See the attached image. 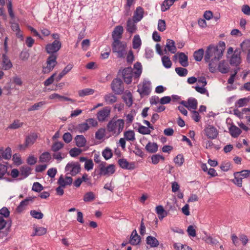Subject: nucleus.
<instances>
[{
    "mask_svg": "<svg viewBox=\"0 0 250 250\" xmlns=\"http://www.w3.org/2000/svg\"><path fill=\"white\" fill-rule=\"evenodd\" d=\"M30 215L34 218L38 219H41L43 218V214L41 212L33 210H31Z\"/></svg>",
    "mask_w": 250,
    "mask_h": 250,
    "instance_id": "13d9d810",
    "label": "nucleus"
},
{
    "mask_svg": "<svg viewBox=\"0 0 250 250\" xmlns=\"http://www.w3.org/2000/svg\"><path fill=\"white\" fill-rule=\"evenodd\" d=\"M165 159L164 156L160 154L153 155L151 157L152 162L153 164H157L160 161V160H164Z\"/></svg>",
    "mask_w": 250,
    "mask_h": 250,
    "instance_id": "864d4df0",
    "label": "nucleus"
},
{
    "mask_svg": "<svg viewBox=\"0 0 250 250\" xmlns=\"http://www.w3.org/2000/svg\"><path fill=\"white\" fill-rule=\"evenodd\" d=\"M94 166V164L91 159H88L86 160L84 164V168L87 170L89 171L93 169Z\"/></svg>",
    "mask_w": 250,
    "mask_h": 250,
    "instance_id": "bf43d9fd",
    "label": "nucleus"
},
{
    "mask_svg": "<svg viewBox=\"0 0 250 250\" xmlns=\"http://www.w3.org/2000/svg\"><path fill=\"white\" fill-rule=\"evenodd\" d=\"M124 127L125 121L114 117L107 124L106 130L112 135L118 136L123 131Z\"/></svg>",
    "mask_w": 250,
    "mask_h": 250,
    "instance_id": "20e7f679",
    "label": "nucleus"
},
{
    "mask_svg": "<svg viewBox=\"0 0 250 250\" xmlns=\"http://www.w3.org/2000/svg\"><path fill=\"white\" fill-rule=\"evenodd\" d=\"M135 115V112L134 110H131L129 113L125 115L126 122L127 124H131L133 120Z\"/></svg>",
    "mask_w": 250,
    "mask_h": 250,
    "instance_id": "4d7b16f0",
    "label": "nucleus"
},
{
    "mask_svg": "<svg viewBox=\"0 0 250 250\" xmlns=\"http://www.w3.org/2000/svg\"><path fill=\"white\" fill-rule=\"evenodd\" d=\"M178 59L179 62L182 66L187 67L188 65V57L185 53H179Z\"/></svg>",
    "mask_w": 250,
    "mask_h": 250,
    "instance_id": "6ab92c4d",
    "label": "nucleus"
},
{
    "mask_svg": "<svg viewBox=\"0 0 250 250\" xmlns=\"http://www.w3.org/2000/svg\"><path fill=\"white\" fill-rule=\"evenodd\" d=\"M142 42L138 35H135L133 39V48L134 49L138 48L141 45Z\"/></svg>",
    "mask_w": 250,
    "mask_h": 250,
    "instance_id": "79ce46f5",
    "label": "nucleus"
},
{
    "mask_svg": "<svg viewBox=\"0 0 250 250\" xmlns=\"http://www.w3.org/2000/svg\"><path fill=\"white\" fill-rule=\"evenodd\" d=\"M146 149L150 153H155L158 150V146L155 143L148 142L146 146Z\"/></svg>",
    "mask_w": 250,
    "mask_h": 250,
    "instance_id": "bb28decb",
    "label": "nucleus"
},
{
    "mask_svg": "<svg viewBox=\"0 0 250 250\" xmlns=\"http://www.w3.org/2000/svg\"><path fill=\"white\" fill-rule=\"evenodd\" d=\"M197 108V101L195 98H189L188 104V109L195 110Z\"/></svg>",
    "mask_w": 250,
    "mask_h": 250,
    "instance_id": "58836bf2",
    "label": "nucleus"
},
{
    "mask_svg": "<svg viewBox=\"0 0 250 250\" xmlns=\"http://www.w3.org/2000/svg\"><path fill=\"white\" fill-rule=\"evenodd\" d=\"M175 71L180 77H185L188 74V70L183 67H176Z\"/></svg>",
    "mask_w": 250,
    "mask_h": 250,
    "instance_id": "603ef678",
    "label": "nucleus"
},
{
    "mask_svg": "<svg viewBox=\"0 0 250 250\" xmlns=\"http://www.w3.org/2000/svg\"><path fill=\"white\" fill-rule=\"evenodd\" d=\"M94 93V90L91 88H85L78 92L80 97H84L87 95H92Z\"/></svg>",
    "mask_w": 250,
    "mask_h": 250,
    "instance_id": "4c0bfd02",
    "label": "nucleus"
},
{
    "mask_svg": "<svg viewBox=\"0 0 250 250\" xmlns=\"http://www.w3.org/2000/svg\"><path fill=\"white\" fill-rule=\"evenodd\" d=\"M241 62V51L236 49L230 58L229 62L231 65L238 66Z\"/></svg>",
    "mask_w": 250,
    "mask_h": 250,
    "instance_id": "9b49d317",
    "label": "nucleus"
},
{
    "mask_svg": "<svg viewBox=\"0 0 250 250\" xmlns=\"http://www.w3.org/2000/svg\"><path fill=\"white\" fill-rule=\"evenodd\" d=\"M113 42L112 43V50L113 53L117 54L118 58H124L126 54V43L125 42L120 41L122 38L123 32H112Z\"/></svg>",
    "mask_w": 250,
    "mask_h": 250,
    "instance_id": "7ed1b4c3",
    "label": "nucleus"
},
{
    "mask_svg": "<svg viewBox=\"0 0 250 250\" xmlns=\"http://www.w3.org/2000/svg\"><path fill=\"white\" fill-rule=\"evenodd\" d=\"M206 136L210 139H215L218 135V131L212 125H208L204 130Z\"/></svg>",
    "mask_w": 250,
    "mask_h": 250,
    "instance_id": "1a4fd4ad",
    "label": "nucleus"
},
{
    "mask_svg": "<svg viewBox=\"0 0 250 250\" xmlns=\"http://www.w3.org/2000/svg\"><path fill=\"white\" fill-rule=\"evenodd\" d=\"M230 166L231 164L229 162H224L221 164L220 168L224 171H227L229 169Z\"/></svg>",
    "mask_w": 250,
    "mask_h": 250,
    "instance_id": "0e129e2a",
    "label": "nucleus"
},
{
    "mask_svg": "<svg viewBox=\"0 0 250 250\" xmlns=\"http://www.w3.org/2000/svg\"><path fill=\"white\" fill-rule=\"evenodd\" d=\"M112 91L117 95L121 94L124 90V84L122 81L118 78L114 79L111 84Z\"/></svg>",
    "mask_w": 250,
    "mask_h": 250,
    "instance_id": "0eeeda50",
    "label": "nucleus"
},
{
    "mask_svg": "<svg viewBox=\"0 0 250 250\" xmlns=\"http://www.w3.org/2000/svg\"><path fill=\"white\" fill-rule=\"evenodd\" d=\"M174 163L178 166H181L184 162V158L182 154H178L174 159Z\"/></svg>",
    "mask_w": 250,
    "mask_h": 250,
    "instance_id": "6e6d98bb",
    "label": "nucleus"
},
{
    "mask_svg": "<svg viewBox=\"0 0 250 250\" xmlns=\"http://www.w3.org/2000/svg\"><path fill=\"white\" fill-rule=\"evenodd\" d=\"M34 232L31 235L32 236H41L46 233V229L43 227H34Z\"/></svg>",
    "mask_w": 250,
    "mask_h": 250,
    "instance_id": "7c9ffc66",
    "label": "nucleus"
},
{
    "mask_svg": "<svg viewBox=\"0 0 250 250\" xmlns=\"http://www.w3.org/2000/svg\"><path fill=\"white\" fill-rule=\"evenodd\" d=\"M144 11L143 8L141 6H138L136 8L134 12L132 19L135 21H140L143 18Z\"/></svg>",
    "mask_w": 250,
    "mask_h": 250,
    "instance_id": "4468645a",
    "label": "nucleus"
},
{
    "mask_svg": "<svg viewBox=\"0 0 250 250\" xmlns=\"http://www.w3.org/2000/svg\"><path fill=\"white\" fill-rule=\"evenodd\" d=\"M146 244L152 248L157 247L159 245L158 240L154 237L148 236L146 239Z\"/></svg>",
    "mask_w": 250,
    "mask_h": 250,
    "instance_id": "b1692460",
    "label": "nucleus"
},
{
    "mask_svg": "<svg viewBox=\"0 0 250 250\" xmlns=\"http://www.w3.org/2000/svg\"><path fill=\"white\" fill-rule=\"evenodd\" d=\"M123 77L125 83L129 84L132 82V79L133 76L132 69L131 67L125 68L123 70Z\"/></svg>",
    "mask_w": 250,
    "mask_h": 250,
    "instance_id": "f8f14e48",
    "label": "nucleus"
},
{
    "mask_svg": "<svg viewBox=\"0 0 250 250\" xmlns=\"http://www.w3.org/2000/svg\"><path fill=\"white\" fill-rule=\"evenodd\" d=\"M141 240L139 235H138L136 230H134L131 235L130 243L133 245H136L138 244Z\"/></svg>",
    "mask_w": 250,
    "mask_h": 250,
    "instance_id": "aec40b11",
    "label": "nucleus"
},
{
    "mask_svg": "<svg viewBox=\"0 0 250 250\" xmlns=\"http://www.w3.org/2000/svg\"><path fill=\"white\" fill-rule=\"evenodd\" d=\"M49 99H59L60 100H64L66 101H70L71 99L69 98L61 96L58 94L57 93H54L51 95H50L49 97Z\"/></svg>",
    "mask_w": 250,
    "mask_h": 250,
    "instance_id": "8fccbe9b",
    "label": "nucleus"
},
{
    "mask_svg": "<svg viewBox=\"0 0 250 250\" xmlns=\"http://www.w3.org/2000/svg\"><path fill=\"white\" fill-rule=\"evenodd\" d=\"M111 52V49L109 46H106L105 48L104 51H102L101 53V57L103 59H107L109 57L110 53Z\"/></svg>",
    "mask_w": 250,
    "mask_h": 250,
    "instance_id": "e2e57ef3",
    "label": "nucleus"
},
{
    "mask_svg": "<svg viewBox=\"0 0 250 250\" xmlns=\"http://www.w3.org/2000/svg\"><path fill=\"white\" fill-rule=\"evenodd\" d=\"M138 92L140 95H148L151 92V83L149 81H144L138 87Z\"/></svg>",
    "mask_w": 250,
    "mask_h": 250,
    "instance_id": "9d476101",
    "label": "nucleus"
},
{
    "mask_svg": "<svg viewBox=\"0 0 250 250\" xmlns=\"http://www.w3.org/2000/svg\"><path fill=\"white\" fill-rule=\"evenodd\" d=\"M105 129L103 128L99 129L95 133V138L98 140L102 139L105 135Z\"/></svg>",
    "mask_w": 250,
    "mask_h": 250,
    "instance_id": "3c124183",
    "label": "nucleus"
},
{
    "mask_svg": "<svg viewBox=\"0 0 250 250\" xmlns=\"http://www.w3.org/2000/svg\"><path fill=\"white\" fill-rule=\"evenodd\" d=\"M95 195L93 192L90 191L86 193L83 196V200L84 201L91 202L95 199Z\"/></svg>",
    "mask_w": 250,
    "mask_h": 250,
    "instance_id": "49530a36",
    "label": "nucleus"
},
{
    "mask_svg": "<svg viewBox=\"0 0 250 250\" xmlns=\"http://www.w3.org/2000/svg\"><path fill=\"white\" fill-rule=\"evenodd\" d=\"M89 128V125H88L87 123L85 121V123H83L78 125L77 129L81 133L84 132L88 130Z\"/></svg>",
    "mask_w": 250,
    "mask_h": 250,
    "instance_id": "a18cd8bd",
    "label": "nucleus"
},
{
    "mask_svg": "<svg viewBox=\"0 0 250 250\" xmlns=\"http://www.w3.org/2000/svg\"><path fill=\"white\" fill-rule=\"evenodd\" d=\"M82 152V150L77 147H74L72 148L70 151L69 154L70 156L72 157H75L79 155Z\"/></svg>",
    "mask_w": 250,
    "mask_h": 250,
    "instance_id": "5fc2aeb1",
    "label": "nucleus"
},
{
    "mask_svg": "<svg viewBox=\"0 0 250 250\" xmlns=\"http://www.w3.org/2000/svg\"><path fill=\"white\" fill-rule=\"evenodd\" d=\"M204 54V50L201 48L196 51L193 54L194 58L196 61L200 62L203 59Z\"/></svg>",
    "mask_w": 250,
    "mask_h": 250,
    "instance_id": "c9c22d12",
    "label": "nucleus"
},
{
    "mask_svg": "<svg viewBox=\"0 0 250 250\" xmlns=\"http://www.w3.org/2000/svg\"><path fill=\"white\" fill-rule=\"evenodd\" d=\"M62 138L63 141L68 144L72 140V136L69 132H66L63 134Z\"/></svg>",
    "mask_w": 250,
    "mask_h": 250,
    "instance_id": "774afa93",
    "label": "nucleus"
},
{
    "mask_svg": "<svg viewBox=\"0 0 250 250\" xmlns=\"http://www.w3.org/2000/svg\"><path fill=\"white\" fill-rule=\"evenodd\" d=\"M138 21H135L133 19H128L126 23L127 31H135L137 30L136 23Z\"/></svg>",
    "mask_w": 250,
    "mask_h": 250,
    "instance_id": "f3484780",
    "label": "nucleus"
},
{
    "mask_svg": "<svg viewBox=\"0 0 250 250\" xmlns=\"http://www.w3.org/2000/svg\"><path fill=\"white\" fill-rule=\"evenodd\" d=\"M37 137V135L34 133L27 136L25 140V145H21L19 146L20 149L24 150L28 146L32 145L35 142Z\"/></svg>",
    "mask_w": 250,
    "mask_h": 250,
    "instance_id": "ddd939ff",
    "label": "nucleus"
},
{
    "mask_svg": "<svg viewBox=\"0 0 250 250\" xmlns=\"http://www.w3.org/2000/svg\"><path fill=\"white\" fill-rule=\"evenodd\" d=\"M118 163L119 166L123 168L127 169H131L133 168V167H131L125 159H120L118 160Z\"/></svg>",
    "mask_w": 250,
    "mask_h": 250,
    "instance_id": "c85d7f7f",
    "label": "nucleus"
},
{
    "mask_svg": "<svg viewBox=\"0 0 250 250\" xmlns=\"http://www.w3.org/2000/svg\"><path fill=\"white\" fill-rule=\"evenodd\" d=\"M43 189L42 186L38 182H35L32 187V190L36 192H40Z\"/></svg>",
    "mask_w": 250,
    "mask_h": 250,
    "instance_id": "680f3d73",
    "label": "nucleus"
},
{
    "mask_svg": "<svg viewBox=\"0 0 250 250\" xmlns=\"http://www.w3.org/2000/svg\"><path fill=\"white\" fill-rule=\"evenodd\" d=\"M31 168L27 166H23L21 168V174L24 177H27L31 173Z\"/></svg>",
    "mask_w": 250,
    "mask_h": 250,
    "instance_id": "a19ab883",
    "label": "nucleus"
},
{
    "mask_svg": "<svg viewBox=\"0 0 250 250\" xmlns=\"http://www.w3.org/2000/svg\"><path fill=\"white\" fill-rule=\"evenodd\" d=\"M138 131L144 135H148L151 133V130L147 127V126H145L142 125H140L138 129Z\"/></svg>",
    "mask_w": 250,
    "mask_h": 250,
    "instance_id": "c03bdc74",
    "label": "nucleus"
},
{
    "mask_svg": "<svg viewBox=\"0 0 250 250\" xmlns=\"http://www.w3.org/2000/svg\"><path fill=\"white\" fill-rule=\"evenodd\" d=\"M122 99L125 103L126 106L130 107L133 103V97L131 93L129 91H125L122 96Z\"/></svg>",
    "mask_w": 250,
    "mask_h": 250,
    "instance_id": "dca6fc26",
    "label": "nucleus"
},
{
    "mask_svg": "<svg viewBox=\"0 0 250 250\" xmlns=\"http://www.w3.org/2000/svg\"><path fill=\"white\" fill-rule=\"evenodd\" d=\"M28 200L25 199L23 201H22L20 205L17 207L16 208V210L18 212H22L25 208V207L28 205Z\"/></svg>",
    "mask_w": 250,
    "mask_h": 250,
    "instance_id": "de8ad7c7",
    "label": "nucleus"
},
{
    "mask_svg": "<svg viewBox=\"0 0 250 250\" xmlns=\"http://www.w3.org/2000/svg\"><path fill=\"white\" fill-rule=\"evenodd\" d=\"M102 155L105 160L109 159L113 155L112 150L109 148H106L103 151Z\"/></svg>",
    "mask_w": 250,
    "mask_h": 250,
    "instance_id": "09e8293b",
    "label": "nucleus"
},
{
    "mask_svg": "<svg viewBox=\"0 0 250 250\" xmlns=\"http://www.w3.org/2000/svg\"><path fill=\"white\" fill-rule=\"evenodd\" d=\"M51 159V156L48 152L42 153L40 156L39 161L41 163H47Z\"/></svg>",
    "mask_w": 250,
    "mask_h": 250,
    "instance_id": "2f4dec72",
    "label": "nucleus"
},
{
    "mask_svg": "<svg viewBox=\"0 0 250 250\" xmlns=\"http://www.w3.org/2000/svg\"><path fill=\"white\" fill-rule=\"evenodd\" d=\"M52 38L55 41L51 43L47 44L45 47V50L50 55L47 59L46 66L42 68V73L47 74L51 72L57 63V58L58 56L57 52L61 47V42L59 40L60 36L58 34L55 33L52 35Z\"/></svg>",
    "mask_w": 250,
    "mask_h": 250,
    "instance_id": "f257e3e1",
    "label": "nucleus"
},
{
    "mask_svg": "<svg viewBox=\"0 0 250 250\" xmlns=\"http://www.w3.org/2000/svg\"><path fill=\"white\" fill-rule=\"evenodd\" d=\"M158 29L159 31H164L166 30V22L164 20H159L158 23Z\"/></svg>",
    "mask_w": 250,
    "mask_h": 250,
    "instance_id": "69168bd1",
    "label": "nucleus"
},
{
    "mask_svg": "<svg viewBox=\"0 0 250 250\" xmlns=\"http://www.w3.org/2000/svg\"><path fill=\"white\" fill-rule=\"evenodd\" d=\"M156 212L158 215L159 218L162 220L164 217L167 215V212L164 209L162 206H158L156 207Z\"/></svg>",
    "mask_w": 250,
    "mask_h": 250,
    "instance_id": "cd10ccee",
    "label": "nucleus"
},
{
    "mask_svg": "<svg viewBox=\"0 0 250 250\" xmlns=\"http://www.w3.org/2000/svg\"><path fill=\"white\" fill-rule=\"evenodd\" d=\"M223 51L217 47L210 45L207 48L205 55V61L209 62V71L213 73L216 70L217 62L222 57Z\"/></svg>",
    "mask_w": 250,
    "mask_h": 250,
    "instance_id": "f03ea898",
    "label": "nucleus"
},
{
    "mask_svg": "<svg viewBox=\"0 0 250 250\" xmlns=\"http://www.w3.org/2000/svg\"><path fill=\"white\" fill-rule=\"evenodd\" d=\"M111 113V108L106 106L99 110L97 113V118L100 122L107 120Z\"/></svg>",
    "mask_w": 250,
    "mask_h": 250,
    "instance_id": "6e6552de",
    "label": "nucleus"
},
{
    "mask_svg": "<svg viewBox=\"0 0 250 250\" xmlns=\"http://www.w3.org/2000/svg\"><path fill=\"white\" fill-rule=\"evenodd\" d=\"M23 125V122H21L19 120H15L9 125L8 128L16 129L21 127Z\"/></svg>",
    "mask_w": 250,
    "mask_h": 250,
    "instance_id": "ea45409f",
    "label": "nucleus"
},
{
    "mask_svg": "<svg viewBox=\"0 0 250 250\" xmlns=\"http://www.w3.org/2000/svg\"><path fill=\"white\" fill-rule=\"evenodd\" d=\"M64 146L63 143L59 141H56L53 143L51 146V150L54 152H57L61 149Z\"/></svg>",
    "mask_w": 250,
    "mask_h": 250,
    "instance_id": "e433bc0d",
    "label": "nucleus"
},
{
    "mask_svg": "<svg viewBox=\"0 0 250 250\" xmlns=\"http://www.w3.org/2000/svg\"><path fill=\"white\" fill-rule=\"evenodd\" d=\"M73 179L71 177L66 175L64 178L63 176L61 175L58 179V183L59 185L65 187L66 186L71 185Z\"/></svg>",
    "mask_w": 250,
    "mask_h": 250,
    "instance_id": "2eb2a0df",
    "label": "nucleus"
},
{
    "mask_svg": "<svg viewBox=\"0 0 250 250\" xmlns=\"http://www.w3.org/2000/svg\"><path fill=\"white\" fill-rule=\"evenodd\" d=\"M81 170V166L78 162H71L68 163L65 167L66 175H70L72 176L76 175Z\"/></svg>",
    "mask_w": 250,
    "mask_h": 250,
    "instance_id": "39448f33",
    "label": "nucleus"
},
{
    "mask_svg": "<svg viewBox=\"0 0 250 250\" xmlns=\"http://www.w3.org/2000/svg\"><path fill=\"white\" fill-rule=\"evenodd\" d=\"M162 61L163 65L167 68H170L172 65V62L169 58L164 56L162 58Z\"/></svg>",
    "mask_w": 250,
    "mask_h": 250,
    "instance_id": "37998d69",
    "label": "nucleus"
},
{
    "mask_svg": "<svg viewBox=\"0 0 250 250\" xmlns=\"http://www.w3.org/2000/svg\"><path fill=\"white\" fill-rule=\"evenodd\" d=\"M46 104V102L45 101H41L37 103H35L34 104L32 105L28 109V111H32L37 110L42 108L43 105Z\"/></svg>",
    "mask_w": 250,
    "mask_h": 250,
    "instance_id": "72a5a7b5",
    "label": "nucleus"
},
{
    "mask_svg": "<svg viewBox=\"0 0 250 250\" xmlns=\"http://www.w3.org/2000/svg\"><path fill=\"white\" fill-rule=\"evenodd\" d=\"M7 170V166L4 164H0V179L3 178L4 175L6 173Z\"/></svg>",
    "mask_w": 250,
    "mask_h": 250,
    "instance_id": "052dcab7",
    "label": "nucleus"
},
{
    "mask_svg": "<svg viewBox=\"0 0 250 250\" xmlns=\"http://www.w3.org/2000/svg\"><path fill=\"white\" fill-rule=\"evenodd\" d=\"M124 138L129 142H134L135 140V134L133 130H129L124 132Z\"/></svg>",
    "mask_w": 250,
    "mask_h": 250,
    "instance_id": "4be33fe9",
    "label": "nucleus"
},
{
    "mask_svg": "<svg viewBox=\"0 0 250 250\" xmlns=\"http://www.w3.org/2000/svg\"><path fill=\"white\" fill-rule=\"evenodd\" d=\"M106 162H102L99 165L100 172L99 174L100 176H108L115 172V167L114 165L111 164L106 167Z\"/></svg>",
    "mask_w": 250,
    "mask_h": 250,
    "instance_id": "423d86ee",
    "label": "nucleus"
},
{
    "mask_svg": "<svg viewBox=\"0 0 250 250\" xmlns=\"http://www.w3.org/2000/svg\"><path fill=\"white\" fill-rule=\"evenodd\" d=\"M104 100L107 104H112L115 103L117 101V97L112 93H109L104 95Z\"/></svg>",
    "mask_w": 250,
    "mask_h": 250,
    "instance_id": "a211bd4d",
    "label": "nucleus"
},
{
    "mask_svg": "<svg viewBox=\"0 0 250 250\" xmlns=\"http://www.w3.org/2000/svg\"><path fill=\"white\" fill-rule=\"evenodd\" d=\"M217 68L222 73H227L229 72V66L226 62L223 61L219 62Z\"/></svg>",
    "mask_w": 250,
    "mask_h": 250,
    "instance_id": "393cba45",
    "label": "nucleus"
},
{
    "mask_svg": "<svg viewBox=\"0 0 250 250\" xmlns=\"http://www.w3.org/2000/svg\"><path fill=\"white\" fill-rule=\"evenodd\" d=\"M166 47L167 50L172 53H175L176 51V48L175 46L174 42L172 40H168L167 41Z\"/></svg>",
    "mask_w": 250,
    "mask_h": 250,
    "instance_id": "f704fd0d",
    "label": "nucleus"
},
{
    "mask_svg": "<svg viewBox=\"0 0 250 250\" xmlns=\"http://www.w3.org/2000/svg\"><path fill=\"white\" fill-rule=\"evenodd\" d=\"M229 130L231 135L234 138L237 137L241 133V129L235 125H231Z\"/></svg>",
    "mask_w": 250,
    "mask_h": 250,
    "instance_id": "c756f323",
    "label": "nucleus"
},
{
    "mask_svg": "<svg viewBox=\"0 0 250 250\" xmlns=\"http://www.w3.org/2000/svg\"><path fill=\"white\" fill-rule=\"evenodd\" d=\"M234 179L232 180L233 183L239 187L242 186L243 178L240 175L239 172H235L234 173Z\"/></svg>",
    "mask_w": 250,
    "mask_h": 250,
    "instance_id": "473e14b6",
    "label": "nucleus"
},
{
    "mask_svg": "<svg viewBox=\"0 0 250 250\" xmlns=\"http://www.w3.org/2000/svg\"><path fill=\"white\" fill-rule=\"evenodd\" d=\"M187 232L188 235L190 236L195 237L196 235V230L194 227L192 225H190L188 227Z\"/></svg>",
    "mask_w": 250,
    "mask_h": 250,
    "instance_id": "338daca9",
    "label": "nucleus"
},
{
    "mask_svg": "<svg viewBox=\"0 0 250 250\" xmlns=\"http://www.w3.org/2000/svg\"><path fill=\"white\" fill-rule=\"evenodd\" d=\"M76 145L79 147H83L85 146L86 140L83 135H77L75 137Z\"/></svg>",
    "mask_w": 250,
    "mask_h": 250,
    "instance_id": "412c9836",
    "label": "nucleus"
},
{
    "mask_svg": "<svg viewBox=\"0 0 250 250\" xmlns=\"http://www.w3.org/2000/svg\"><path fill=\"white\" fill-rule=\"evenodd\" d=\"M12 66L11 61L8 59L5 54L2 55V68L4 70H8Z\"/></svg>",
    "mask_w": 250,
    "mask_h": 250,
    "instance_id": "a878e982",
    "label": "nucleus"
},
{
    "mask_svg": "<svg viewBox=\"0 0 250 250\" xmlns=\"http://www.w3.org/2000/svg\"><path fill=\"white\" fill-rule=\"evenodd\" d=\"M11 150L9 147L4 150L2 148L0 149V159L3 158L5 160L9 159L11 157Z\"/></svg>",
    "mask_w": 250,
    "mask_h": 250,
    "instance_id": "5701e85b",
    "label": "nucleus"
}]
</instances>
